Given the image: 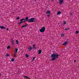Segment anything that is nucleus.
Returning a JSON list of instances; mask_svg holds the SVG:
<instances>
[{"mask_svg": "<svg viewBox=\"0 0 79 79\" xmlns=\"http://www.w3.org/2000/svg\"><path fill=\"white\" fill-rule=\"evenodd\" d=\"M59 56L60 55L57 53L52 54L51 56V58H52L51 59V61H55L56 58L58 59Z\"/></svg>", "mask_w": 79, "mask_h": 79, "instance_id": "1", "label": "nucleus"}, {"mask_svg": "<svg viewBox=\"0 0 79 79\" xmlns=\"http://www.w3.org/2000/svg\"><path fill=\"white\" fill-rule=\"evenodd\" d=\"M28 19L29 17H27L25 18V20H26V21H27V22H28V23H33V22H35V21L34 20H35V19H36L35 18H31L30 19Z\"/></svg>", "mask_w": 79, "mask_h": 79, "instance_id": "2", "label": "nucleus"}, {"mask_svg": "<svg viewBox=\"0 0 79 79\" xmlns=\"http://www.w3.org/2000/svg\"><path fill=\"white\" fill-rule=\"evenodd\" d=\"M45 31V27H42L41 29L40 30V32H44Z\"/></svg>", "mask_w": 79, "mask_h": 79, "instance_id": "3", "label": "nucleus"}, {"mask_svg": "<svg viewBox=\"0 0 79 79\" xmlns=\"http://www.w3.org/2000/svg\"><path fill=\"white\" fill-rule=\"evenodd\" d=\"M23 20H25V19H20V22H19V26H20V25H21V24H22V23H23Z\"/></svg>", "mask_w": 79, "mask_h": 79, "instance_id": "4", "label": "nucleus"}, {"mask_svg": "<svg viewBox=\"0 0 79 79\" xmlns=\"http://www.w3.org/2000/svg\"><path fill=\"white\" fill-rule=\"evenodd\" d=\"M64 2V0H60L59 3L60 5H61Z\"/></svg>", "mask_w": 79, "mask_h": 79, "instance_id": "5", "label": "nucleus"}, {"mask_svg": "<svg viewBox=\"0 0 79 79\" xmlns=\"http://www.w3.org/2000/svg\"><path fill=\"white\" fill-rule=\"evenodd\" d=\"M0 28L2 29H6V28L3 26H0Z\"/></svg>", "mask_w": 79, "mask_h": 79, "instance_id": "6", "label": "nucleus"}, {"mask_svg": "<svg viewBox=\"0 0 79 79\" xmlns=\"http://www.w3.org/2000/svg\"><path fill=\"white\" fill-rule=\"evenodd\" d=\"M32 48L31 47H30L29 48H28V50H29V52H31V50H32Z\"/></svg>", "mask_w": 79, "mask_h": 79, "instance_id": "7", "label": "nucleus"}, {"mask_svg": "<svg viewBox=\"0 0 79 79\" xmlns=\"http://www.w3.org/2000/svg\"><path fill=\"white\" fill-rule=\"evenodd\" d=\"M11 43L12 45H15V42L14 41V40H11Z\"/></svg>", "mask_w": 79, "mask_h": 79, "instance_id": "8", "label": "nucleus"}, {"mask_svg": "<svg viewBox=\"0 0 79 79\" xmlns=\"http://www.w3.org/2000/svg\"><path fill=\"white\" fill-rule=\"evenodd\" d=\"M67 44H68V43L67 42H65V43H64L62 45H67Z\"/></svg>", "mask_w": 79, "mask_h": 79, "instance_id": "9", "label": "nucleus"}, {"mask_svg": "<svg viewBox=\"0 0 79 79\" xmlns=\"http://www.w3.org/2000/svg\"><path fill=\"white\" fill-rule=\"evenodd\" d=\"M38 54H40L42 53V50H38Z\"/></svg>", "mask_w": 79, "mask_h": 79, "instance_id": "10", "label": "nucleus"}, {"mask_svg": "<svg viewBox=\"0 0 79 79\" xmlns=\"http://www.w3.org/2000/svg\"><path fill=\"white\" fill-rule=\"evenodd\" d=\"M61 14V12L60 11H59L57 12V15H60V14Z\"/></svg>", "mask_w": 79, "mask_h": 79, "instance_id": "11", "label": "nucleus"}, {"mask_svg": "<svg viewBox=\"0 0 79 79\" xmlns=\"http://www.w3.org/2000/svg\"><path fill=\"white\" fill-rule=\"evenodd\" d=\"M50 13H51V12L50 11H47L46 14H50Z\"/></svg>", "mask_w": 79, "mask_h": 79, "instance_id": "12", "label": "nucleus"}, {"mask_svg": "<svg viewBox=\"0 0 79 79\" xmlns=\"http://www.w3.org/2000/svg\"><path fill=\"white\" fill-rule=\"evenodd\" d=\"M23 76L25 78H26V79H29V78L27 76Z\"/></svg>", "mask_w": 79, "mask_h": 79, "instance_id": "13", "label": "nucleus"}, {"mask_svg": "<svg viewBox=\"0 0 79 79\" xmlns=\"http://www.w3.org/2000/svg\"><path fill=\"white\" fill-rule=\"evenodd\" d=\"M35 45H34L33 46L32 48L33 49H35Z\"/></svg>", "mask_w": 79, "mask_h": 79, "instance_id": "14", "label": "nucleus"}, {"mask_svg": "<svg viewBox=\"0 0 79 79\" xmlns=\"http://www.w3.org/2000/svg\"><path fill=\"white\" fill-rule=\"evenodd\" d=\"M75 33H76V34H78V33H79V31H77L75 32Z\"/></svg>", "mask_w": 79, "mask_h": 79, "instance_id": "15", "label": "nucleus"}, {"mask_svg": "<svg viewBox=\"0 0 79 79\" xmlns=\"http://www.w3.org/2000/svg\"><path fill=\"white\" fill-rule=\"evenodd\" d=\"M26 56L27 58H28L29 56L28 55H27V54H26Z\"/></svg>", "mask_w": 79, "mask_h": 79, "instance_id": "16", "label": "nucleus"}, {"mask_svg": "<svg viewBox=\"0 0 79 79\" xmlns=\"http://www.w3.org/2000/svg\"><path fill=\"white\" fill-rule=\"evenodd\" d=\"M11 61H15V59L14 58H12L11 59Z\"/></svg>", "mask_w": 79, "mask_h": 79, "instance_id": "17", "label": "nucleus"}, {"mask_svg": "<svg viewBox=\"0 0 79 79\" xmlns=\"http://www.w3.org/2000/svg\"><path fill=\"white\" fill-rule=\"evenodd\" d=\"M18 48H16L15 49V52H16V53L18 52Z\"/></svg>", "mask_w": 79, "mask_h": 79, "instance_id": "18", "label": "nucleus"}, {"mask_svg": "<svg viewBox=\"0 0 79 79\" xmlns=\"http://www.w3.org/2000/svg\"><path fill=\"white\" fill-rule=\"evenodd\" d=\"M10 46H8L7 47V49H10Z\"/></svg>", "mask_w": 79, "mask_h": 79, "instance_id": "19", "label": "nucleus"}, {"mask_svg": "<svg viewBox=\"0 0 79 79\" xmlns=\"http://www.w3.org/2000/svg\"><path fill=\"white\" fill-rule=\"evenodd\" d=\"M16 44H18V43H19V42L18 41V40H16Z\"/></svg>", "mask_w": 79, "mask_h": 79, "instance_id": "20", "label": "nucleus"}, {"mask_svg": "<svg viewBox=\"0 0 79 79\" xmlns=\"http://www.w3.org/2000/svg\"><path fill=\"white\" fill-rule=\"evenodd\" d=\"M6 56L8 57L9 56H10V55L8 54H6Z\"/></svg>", "mask_w": 79, "mask_h": 79, "instance_id": "21", "label": "nucleus"}, {"mask_svg": "<svg viewBox=\"0 0 79 79\" xmlns=\"http://www.w3.org/2000/svg\"><path fill=\"white\" fill-rule=\"evenodd\" d=\"M19 19V17H17L16 19L17 20H18V19Z\"/></svg>", "mask_w": 79, "mask_h": 79, "instance_id": "22", "label": "nucleus"}, {"mask_svg": "<svg viewBox=\"0 0 79 79\" xmlns=\"http://www.w3.org/2000/svg\"><path fill=\"white\" fill-rule=\"evenodd\" d=\"M64 24H66V22L65 21L64 22V23H63Z\"/></svg>", "mask_w": 79, "mask_h": 79, "instance_id": "23", "label": "nucleus"}, {"mask_svg": "<svg viewBox=\"0 0 79 79\" xmlns=\"http://www.w3.org/2000/svg\"><path fill=\"white\" fill-rule=\"evenodd\" d=\"M61 36H62V37H63V36H64V34H61Z\"/></svg>", "mask_w": 79, "mask_h": 79, "instance_id": "24", "label": "nucleus"}, {"mask_svg": "<svg viewBox=\"0 0 79 79\" xmlns=\"http://www.w3.org/2000/svg\"><path fill=\"white\" fill-rule=\"evenodd\" d=\"M25 27V26L24 25H23L22 26V28H23V27Z\"/></svg>", "mask_w": 79, "mask_h": 79, "instance_id": "25", "label": "nucleus"}, {"mask_svg": "<svg viewBox=\"0 0 79 79\" xmlns=\"http://www.w3.org/2000/svg\"><path fill=\"white\" fill-rule=\"evenodd\" d=\"M24 25L25 26V27H26V26H28V24H26Z\"/></svg>", "mask_w": 79, "mask_h": 79, "instance_id": "26", "label": "nucleus"}, {"mask_svg": "<svg viewBox=\"0 0 79 79\" xmlns=\"http://www.w3.org/2000/svg\"><path fill=\"white\" fill-rule=\"evenodd\" d=\"M27 22V21H26V20L24 21H23V23H26V22Z\"/></svg>", "mask_w": 79, "mask_h": 79, "instance_id": "27", "label": "nucleus"}, {"mask_svg": "<svg viewBox=\"0 0 79 79\" xmlns=\"http://www.w3.org/2000/svg\"><path fill=\"white\" fill-rule=\"evenodd\" d=\"M47 16L49 17V16H50V14L47 15Z\"/></svg>", "mask_w": 79, "mask_h": 79, "instance_id": "28", "label": "nucleus"}, {"mask_svg": "<svg viewBox=\"0 0 79 79\" xmlns=\"http://www.w3.org/2000/svg\"><path fill=\"white\" fill-rule=\"evenodd\" d=\"M66 40V42H67V43H68V39H67Z\"/></svg>", "mask_w": 79, "mask_h": 79, "instance_id": "29", "label": "nucleus"}, {"mask_svg": "<svg viewBox=\"0 0 79 79\" xmlns=\"http://www.w3.org/2000/svg\"><path fill=\"white\" fill-rule=\"evenodd\" d=\"M35 58H36L35 57H33V60H34Z\"/></svg>", "mask_w": 79, "mask_h": 79, "instance_id": "30", "label": "nucleus"}, {"mask_svg": "<svg viewBox=\"0 0 79 79\" xmlns=\"http://www.w3.org/2000/svg\"><path fill=\"white\" fill-rule=\"evenodd\" d=\"M75 62H76V60H74V63H75Z\"/></svg>", "mask_w": 79, "mask_h": 79, "instance_id": "31", "label": "nucleus"}, {"mask_svg": "<svg viewBox=\"0 0 79 79\" xmlns=\"http://www.w3.org/2000/svg\"><path fill=\"white\" fill-rule=\"evenodd\" d=\"M7 31H8L9 30V28H7Z\"/></svg>", "mask_w": 79, "mask_h": 79, "instance_id": "32", "label": "nucleus"}, {"mask_svg": "<svg viewBox=\"0 0 79 79\" xmlns=\"http://www.w3.org/2000/svg\"><path fill=\"white\" fill-rule=\"evenodd\" d=\"M67 30H68V29L67 28H66L65 29V31H67Z\"/></svg>", "mask_w": 79, "mask_h": 79, "instance_id": "33", "label": "nucleus"}, {"mask_svg": "<svg viewBox=\"0 0 79 79\" xmlns=\"http://www.w3.org/2000/svg\"><path fill=\"white\" fill-rule=\"evenodd\" d=\"M34 1L35 2V3H36V2H37V1H36V0H34Z\"/></svg>", "mask_w": 79, "mask_h": 79, "instance_id": "34", "label": "nucleus"}, {"mask_svg": "<svg viewBox=\"0 0 79 79\" xmlns=\"http://www.w3.org/2000/svg\"><path fill=\"white\" fill-rule=\"evenodd\" d=\"M14 57H16V56L15 55H14Z\"/></svg>", "mask_w": 79, "mask_h": 79, "instance_id": "35", "label": "nucleus"}, {"mask_svg": "<svg viewBox=\"0 0 79 79\" xmlns=\"http://www.w3.org/2000/svg\"><path fill=\"white\" fill-rule=\"evenodd\" d=\"M73 15L72 13H70V15Z\"/></svg>", "mask_w": 79, "mask_h": 79, "instance_id": "36", "label": "nucleus"}, {"mask_svg": "<svg viewBox=\"0 0 79 79\" xmlns=\"http://www.w3.org/2000/svg\"><path fill=\"white\" fill-rule=\"evenodd\" d=\"M68 29H70V28H67Z\"/></svg>", "mask_w": 79, "mask_h": 79, "instance_id": "37", "label": "nucleus"}, {"mask_svg": "<svg viewBox=\"0 0 79 79\" xmlns=\"http://www.w3.org/2000/svg\"><path fill=\"white\" fill-rule=\"evenodd\" d=\"M34 61V60H31V61Z\"/></svg>", "mask_w": 79, "mask_h": 79, "instance_id": "38", "label": "nucleus"}, {"mask_svg": "<svg viewBox=\"0 0 79 79\" xmlns=\"http://www.w3.org/2000/svg\"><path fill=\"white\" fill-rule=\"evenodd\" d=\"M2 75V74H1V73H0V76H1Z\"/></svg>", "mask_w": 79, "mask_h": 79, "instance_id": "39", "label": "nucleus"}, {"mask_svg": "<svg viewBox=\"0 0 79 79\" xmlns=\"http://www.w3.org/2000/svg\"><path fill=\"white\" fill-rule=\"evenodd\" d=\"M15 53H16V51L14 52Z\"/></svg>", "mask_w": 79, "mask_h": 79, "instance_id": "40", "label": "nucleus"}]
</instances>
